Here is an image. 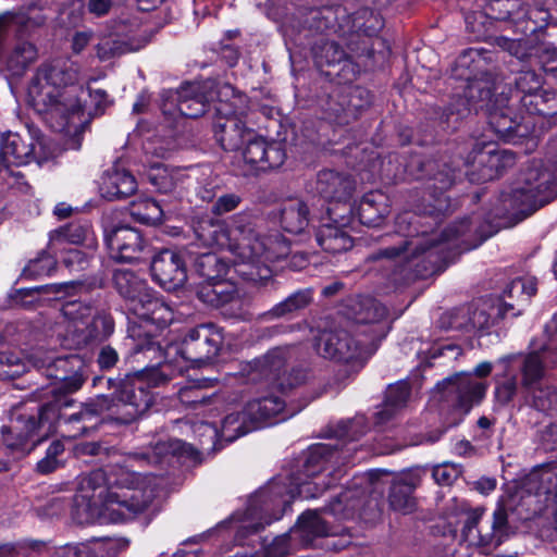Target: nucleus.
I'll use <instances>...</instances> for the list:
<instances>
[{
	"instance_id": "1",
	"label": "nucleus",
	"mask_w": 557,
	"mask_h": 557,
	"mask_svg": "<svg viewBox=\"0 0 557 557\" xmlns=\"http://www.w3.org/2000/svg\"><path fill=\"white\" fill-rule=\"evenodd\" d=\"M152 397L144 382L122 381L110 395H98L79 405L78 410L67 412L74 399L59 397L38 407L37 414H20L12 429L16 441L4 438L0 455L10 453L12 459L28 454L48 434L59 429L63 437L75 440L89 435L98 425L99 419L108 418L129 424L140 418L151 406Z\"/></svg>"
},
{
	"instance_id": "2",
	"label": "nucleus",
	"mask_w": 557,
	"mask_h": 557,
	"mask_svg": "<svg viewBox=\"0 0 557 557\" xmlns=\"http://www.w3.org/2000/svg\"><path fill=\"white\" fill-rule=\"evenodd\" d=\"M348 453L349 449L324 443L309 447L301 473L293 474L288 479L274 478L249 498L243 515L233 516V520L240 522L235 537L237 543L243 544V540L249 534L257 533L272 521L281 519L296 496L301 498L320 496L330 486V483L325 484L308 479L314 478L329 468L332 469L330 475L337 476L341 473L338 466L348 461Z\"/></svg>"
},
{
	"instance_id": "3",
	"label": "nucleus",
	"mask_w": 557,
	"mask_h": 557,
	"mask_svg": "<svg viewBox=\"0 0 557 557\" xmlns=\"http://www.w3.org/2000/svg\"><path fill=\"white\" fill-rule=\"evenodd\" d=\"M195 240L185 249L186 260L203 278L215 280L225 273L226 263L211 251L200 248L226 249L239 262L252 265L263 264L276 258L270 238L256 231L251 215L240 212L228 221L214 220L209 215L193 220Z\"/></svg>"
},
{
	"instance_id": "4",
	"label": "nucleus",
	"mask_w": 557,
	"mask_h": 557,
	"mask_svg": "<svg viewBox=\"0 0 557 557\" xmlns=\"http://www.w3.org/2000/svg\"><path fill=\"white\" fill-rule=\"evenodd\" d=\"M78 66L70 60H54L41 64L27 92L28 103L55 132L77 136L88 124L76 86Z\"/></svg>"
},
{
	"instance_id": "5",
	"label": "nucleus",
	"mask_w": 557,
	"mask_h": 557,
	"mask_svg": "<svg viewBox=\"0 0 557 557\" xmlns=\"http://www.w3.org/2000/svg\"><path fill=\"white\" fill-rule=\"evenodd\" d=\"M163 480L152 474H141L126 467L110 466L96 469L85 475L79 485L82 494L76 496L87 499L89 506L114 505L123 516L136 515L146 510L158 495Z\"/></svg>"
},
{
	"instance_id": "6",
	"label": "nucleus",
	"mask_w": 557,
	"mask_h": 557,
	"mask_svg": "<svg viewBox=\"0 0 557 557\" xmlns=\"http://www.w3.org/2000/svg\"><path fill=\"white\" fill-rule=\"evenodd\" d=\"M557 197V139L548 145L545 160L530 161L508 190L500 195L496 218L519 222Z\"/></svg>"
},
{
	"instance_id": "7",
	"label": "nucleus",
	"mask_w": 557,
	"mask_h": 557,
	"mask_svg": "<svg viewBox=\"0 0 557 557\" xmlns=\"http://www.w3.org/2000/svg\"><path fill=\"white\" fill-rule=\"evenodd\" d=\"M471 230L469 219L450 224L442 234H432L428 237L416 238L414 240L401 239L392 247L380 249L372 253L370 260L388 259L399 261H411L422 255L428 259L435 257L436 260H447L453 250H469L466 237Z\"/></svg>"
},
{
	"instance_id": "8",
	"label": "nucleus",
	"mask_w": 557,
	"mask_h": 557,
	"mask_svg": "<svg viewBox=\"0 0 557 557\" xmlns=\"http://www.w3.org/2000/svg\"><path fill=\"white\" fill-rule=\"evenodd\" d=\"M112 281L115 290L125 299L128 311L141 323L163 329L174 320L172 309L135 272L117 269Z\"/></svg>"
},
{
	"instance_id": "9",
	"label": "nucleus",
	"mask_w": 557,
	"mask_h": 557,
	"mask_svg": "<svg viewBox=\"0 0 557 557\" xmlns=\"http://www.w3.org/2000/svg\"><path fill=\"white\" fill-rule=\"evenodd\" d=\"M216 98L214 137L224 150L236 151L249 136H253V129L242 120L248 112V98L236 92L230 84L219 87Z\"/></svg>"
},
{
	"instance_id": "10",
	"label": "nucleus",
	"mask_w": 557,
	"mask_h": 557,
	"mask_svg": "<svg viewBox=\"0 0 557 557\" xmlns=\"http://www.w3.org/2000/svg\"><path fill=\"white\" fill-rule=\"evenodd\" d=\"M491 371L490 362H481L475 367L474 375L458 373L445 379L436 386L438 400L458 411L460 420L485 396L487 385L480 379L487 376Z\"/></svg>"
},
{
	"instance_id": "11",
	"label": "nucleus",
	"mask_w": 557,
	"mask_h": 557,
	"mask_svg": "<svg viewBox=\"0 0 557 557\" xmlns=\"http://www.w3.org/2000/svg\"><path fill=\"white\" fill-rule=\"evenodd\" d=\"M315 348L324 358L350 362L369 358L376 350L377 343L368 335L357 339L346 330H335L321 332Z\"/></svg>"
},
{
	"instance_id": "12",
	"label": "nucleus",
	"mask_w": 557,
	"mask_h": 557,
	"mask_svg": "<svg viewBox=\"0 0 557 557\" xmlns=\"http://www.w3.org/2000/svg\"><path fill=\"white\" fill-rule=\"evenodd\" d=\"M483 510L474 509L466 513L461 540L471 546H498L508 531V518L504 507H497L491 521H483Z\"/></svg>"
},
{
	"instance_id": "13",
	"label": "nucleus",
	"mask_w": 557,
	"mask_h": 557,
	"mask_svg": "<svg viewBox=\"0 0 557 557\" xmlns=\"http://www.w3.org/2000/svg\"><path fill=\"white\" fill-rule=\"evenodd\" d=\"M46 375L54 380L50 388L52 400L76 393L87 380L86 367L77 355L59 356L48 360Z\"/></svg>"
},
{
	"instance_id": "14",
	"label": "nucleus",
	"mask_w": 557,
	"mask_h": 557,
	"mask_svg": "<svg viewBox=\"0 0 557 557\" xmlns=\"http://www.w3.org/2000/svg\"><path fill=\"white\" fill-rule=\"evenodd\" d=\"M515 161V154L509 150L499 149L492 143H476L467 160L475 168L469 173L470 180L479 183L492 181L503 170L512 166Z\"/></svg>"
},
{
	"instance_id": "15",
	"label": "nucleus",
	"mask_w": 557,
	"mask_h": 557,
	"mask_svg": "<svg viewBox=\"0 0 557 557\" xmlns=\"http://www.w3.org/2000/svg\"><path fill=\"white\" fill-rule=\"evenodd\" d=\"M222 330L212 323L200 324L184 337L178 352L190 362H207L215 358L223 344Z\"/></svg>"
},
{
	"instance_id": "16",
	"label": "nucleus",
	"mask_w": 557,
	"mask_h": 557,
	"mask_svg": "<svg viewBox=\"0 0 557 557\" xmlns=\"http://www.w3.org/2000/svg\"><path fill=\"white\" fill-rule=\"evenodd\" d=\"M287 351L284 348L270 350L265 356L255 361L252 381L258 376L264 382L280 391L300 385L308 379V373L302 370H296L285 379V364Z\"/></svg>"
},
{
	"instance_id": "17",
	"label": "nucleus",
	"mask_w": 557,
	"mask_h": 557,
	"mask_svg": "<svg viewBox=\"0 0 557 557\" xmlns=\"http://www.w3.org/2000/svg\"><path fill=\"white\" fill-rule=\"evenodd\" d=\"M244 144L246 146L242 157L247 166L244 174L278 168L285 160L286 154L280 143H268L255 132L253 136H249Z\"/></svg>"
},
{
	"instance_id": "18",
	"label": "nucleus",
	"mask_w": 557,
	"mask_h": 557,
	"mask_svg": "<svg viewBox=\"0 0 557 557\" xmlns=\"http://www.w3.org/2000/svg\"><path fill=\"white\" fill-rule=\"evenodd\" d=\"M490 307L486 304L475 306L468 309H457L443 314L441 318V326L451 330H460L466 332L484 331L494 323V317L488 311ZM515 309L513 304L505 302L502 308L491 310L505 315L506 311Z\"/></svg>"
},
{
	"instance_id": "19",
	"label": "nucleus",
	"mask_w": 557,
	"mask_h": 557,
	"mask_svg": "<svg viewBox=\"0 0 557 557\" xmlns=\"http://www.w3.org/2000/svg\"><path fill=\"white\" fill-rule=\"evenodd\" d=\"M349 317L359 324H373L372 335L379 344L388 333L389 327L383 323L387 318V309L377 299L371 296H356L347 304Z\"/></svg>"
},
{
	"instance_id": "20",
	"label": "nucleus",
	"mask_w": 557,
	"mask_h": 557,
	"mask_svg": "<svg viewBox=\"0 0 557 557\" xmlns=\"http://www.w3.org/2000/svg\"><path fill=\"white\" fill-rule=\"evenodd\" d=\"M211 86V83H186L180 89L169 90L163 96L175 102L181 115L197 119L206 112L208 102L213 100V94L207 92Z\"/></svg>"
},
{
	"instance_id": "21",
	"label": "nucleus",
	"mask_w": 557,
	"mask_h": 557,
	"mask_svg": "<svg viewBox=\"0 0 557 557\" xmlns=\"http://www.w3.org/2000/svg\"><path fill=\"white\" fill-rule=\"evenodd\" d=\"M186 255L164 249L156 255L151 261L153 280L165 289H175L186 281Z\"/></svg>"
},
{
	"instance_id": "22",
	"label": "nucleus",
	"mask_w": 557,
	"mask_h": 557,
	"mask_svg": "<svg viewBox=\"0 0 557 557\" xmlns=\"http://www.w3.org/2000/svg\"><path fill=\"white\" fill-rule=\"evenodd\" d=\"M110 257L117 262H133L140 259L145 242L140 232L129 226L114 228L106 237Z\"/></svg>"
},
{
	"instance_id": "23",
	"label": "nucleus",
	"mask_w": 557,
	"mask_h": 557,
	"mask_svg": "<svg viewBox=\"0 0 557 557\" xmlns=\"http://www.w3.org/2000/svg\"><path fill=\"white\" fill-rule=\"evenodd\" d=\"M529 493L543 497L544 506L552 507L557 523V461L535 467L525 479Z\"/></svg>"
},
{
	"instance_id": "24",
	"label": "nucleus",
	"mask_w": 557,
	"mask_h": 557,
	"mask_svg": "<svg viewBox=\"0 0 557 557\" xmlns=\"http://www.w3.org/2000/svg\"><path fill=\"white\" fill-rule=\"evenodd\" d=\"M494 88L495 85L488 73H484L481 77L467 78L463 95H458V104H454L451 112L463 115L472 109H483L491 100Z\"/></svg>"
},
{
	"instance_id": "25",
	"label": "nucleus",
	"mask_w": 557,
	"mask_h": 557,
	"mask_svg": "<svg viewBox=\"0 0 557 557\" xmlns=\"http://www.w3.org/2000/svg\"><path fill=\"white\" fill-rule=\"evenodd\" d=\"M36 140L27 133L25 136L17 133H7L2 136L0 156L3 162L12 166L28 164L35 159Z\"/></svg>"
},
{
	"instance_id": "26",
	"label": "nucleus",
	"mask_w": 557,
	"mask_h": 557,
	"mask_svg": "<svg viewBox=\"0 0 557 557\" xmlns=\"http://www.w3.org/2000/svg\"><path fill=\"white\" fill-rule=\"evenodd\" d=\"M195 449L177 438H169L166 441H159L149 449L140 453H132L128 455V460L146 461L151 465L170 463L175 457H194Z\"/></svg>"
},
{
	"instance_id": "27",
	"label": "nucleus",
	"mask_w": 557,
	"mask_h": 557,
	"mask_svg": "<svg viewBox=\"0 0 557 557\" xmlns=\"http://www.w3.org/2000/svg\"><path fill=\"white\" fill-rule=\"evenodd\" d=\"M354 188V181L347 174L333 170H323L318 174L315 190L327 201H346L350 198Z\"/></svg>"
},
{
	"instance_id": "28",
	"label": "nucleus",
	"mask_w": 557,
	"mask_h": 557,
	"mask_svg": "<svg viewBox=\"0 0 557 557\" xmlns=\"http://www.w3.org/2000/svg\"><path fill=\"white\" fill-rule=\"evenodd\" d=\"M65 244L86 245L89 249L97 246L94 232L87 222H73L50 233L49 248L58 253Z\"/></svg>"
},
{
	"instance_id": "29",
	"label": "nucleus",
	"mask_w": 557,
	"mask_h": 557,
	"mask_svg": "<svg viewBox=\"0 0 557 557\" xmlns=\"http://www.w3.org/2000/svg\"><path fill=\"white\" fill-rule=\"evenodd\" d=\"M420 483L421 471L419 470L405 472L394 480L388 494L391 507L404 513L411 512L416 506L412 494Z\"/></svg>"
},
{
	"instance_id": "30",
	"label": "nucleus",
	"mask_w": 557,
	"mask_h": 557,
	"mask_svg": "<svg viewBox=\"0 0 557 557\" xmlns=\"http://www.w3.org/2000/svg\"><path fill=\"white\" fill-rule=\"evenodd\" d=\"M60 311L64 319V332L61 334L62 345L71 349L73 335L82 331V327L91 318L94 309L90 304L81 300H67L62 305Z\"/></svg>"
},
{
	"instance_id": "31",
	"label": "nucleus",
	"mask_w": 557,
	"mask_h": 557,
	"mask_svg": "<svg viewBox=\"0 0 557 557\" xmlns=\"http://www.w3.org/2000/svg\"><path fill=\"white\" fill-rule=\"evenodd\" d=\"M114 331V321L111 314L101 311L91 313V318L82 327L79 333L73 335L71 349L85 347L94 342L108 338Z\"/></svg>"
},
{
	"instance_id": "32",
	"label": "nucleus",
	"mask_w": 557,
	"mask_h": 557,
	"mask_svg": "<svg viewBox=\"0 0 557 557\" xmlns=\"http://www.w3.org/2000/svg\"><path fill=\"white\" fill-rule=\"evenodd\" d=\"M100 189L109 200L124 199L137 190V182L127 170L113 168L102 176Z\"/></svg>"
},
{
	"instance_id": "33",
	"label": "nucleus",
	"mask_w": 557,
	"mask_h": 557,
	"mask_svg": "<svg viewBox=\"0 0 557 557\" xmlns=\"http://www.w3.org/2000/svg\"><path fill=\"white\" fill-rule=\"evenodd\" d=\"M151 39L149 30L144 29L134 36L106 38L98 44V57L108 60L144 48Z\"/></svg>"
},
{
	"instance_id": "34",
	"label": "nucleus",
	"mask_w": 557,
	"mask_h": 557,
	"mask_svg": "<svg viewBox=\"0 0 557 557\" xmlns=\"http://www.w3.org/2000/svg\"><path fill=\"white\" fill-rule=\"evenodd\" d=\"M345 224L341 225L333 221L332 218L329 222L323 223L315 233L318 245L329 253H341L347 251L352 247V238L344 228Z\"/></svg>"
},
{
	"instance_id": "35",
	"label": "nucleus",
	"mask_w": 557,
	"mask_h": 557,
	"mask_svg": "<svg viewBox=\"0 0 557 557\" xmlns=\"http://www.w3.org/2000/svg\"><path fill=\"white\" fill-rule=\"evenodd\" d=\"M285 401L275 394H270L255 398L246 405V416L252 422L255 428H259L261 423L282 414L281 420H285L288 416L284 414Z\"/></svg>"
},
{
	"instance_id": "36",
	"label": "nucleus",
	"mask_w": 557,
	"mask_h": 557,
	"mask_svg": "<svg viewBox=\"0 0 557 557\" xmlns=\"http://www.w3.org/2000/svg\"><path fill=\"white\" fill-rule=\"evenodd\" d=\"M38 58V50L27 40H17L7 51L5 69L12 76H22Z\"/></svg>"
},
{
	"instance_id": "37",
	"label": "nucleus",
	"mask_w": 557,
	"mask_h": 557,
	"mask_svg": "<svg viewBox=\"0 0 557 557\" xmlns=\"http://www.w3.org/2000/svg\"><path fill=\"white\" fill-rule=\"evenodd\" d=\"M356 213L361 224L379 226L389 213L387 197L380 191L366 194L360 200Z\"/></svg>"
},
{
	"instance_id": "38",
	"label": "nucleus",
	"mask_w": 557,
	"mask_h": 557,
	"mask_svg": "<svg viewBox=\"0 0 557 557\" xmlns=\"http://www.w3.org/2000/svg\"><path fill=\"white\" fill-rule=\"evenodd\" d=\"M282 228L290 234H300L309 225V209L300 199H289L282 205L280 211Z\"/></svg>"
},
{
	"instance_id": "39",
	"label": "nucleus",
	"mask_w": 557,
	"mask_h": 557,
	"mask_svg": "<svg viewBox=\"0 0 557 557\" xmlns=\"http://www.w3.org/2000/svg\"><path fill=\"white\" fill-rule=\"evenodd\" d=\"M148 178L157 191L165 195H176L178 188H181L190 176L186 175L181 170L156 166L149 173Z\"/></svg>"
},
{
	"instance_id": "40",
	"label": "nucleus",
	"mask_w": 557,
	"mask_h": 557,
	"mask_svg": "<svg viewBox=\"0 0 557 557\" xmlns=\"http://www.w3.org/2000/svg\"><path fill=\"white\" fill-rule=\"evenodd\" d=\"M312 301V290L310 288L299 289L281 302L272 307L264 313L267 320L292 317L296 312L305 309Z\"/></svg>"
},
{
	"instance_id": "41",
	"label": "nucleus",
	"mask_w": 557,
	"mask_h": 557,
	"mask_svg": "<svg viewBox=\"0 0 557 557\" xmlns=\"http://www.w3.org/2000/svg\"><path fill=\"white\" fill-rule=\"evenodd\" d=\"M552 362L553 361L548 360V350L546 347H543L541 351H533L523 358L521 371L525 391L536 386L535 383L544 374V368Z\"/></svg>"
},
{
	"instance_id": "42",
	"label": "nucleus",
	"mask_w": 557,
	"mask_h": 557,
	"mask_svg": "<svg viewBox=\"0 0 557 557\" xmlns=\"http://www.w3.org/2000/svg\"><path fill=\"white\" fill-rule=\"evenodd\" d=\"M410 395L409 384L398 382L389 385L386 394L383 409L376 412L377 422L388 420L397 410L406 406Z\"/></svg>"
},
{
	"instance_id": "43",
	"label": "nucleus",
	"mask_w": 557,
	"mask_h": 557,
	"mask_svg": "<svg viewBox=\"0 0 557 557\" xmlns=\"http://www.w3.org/2000/svg\"><path fill=\"white\" fill-rule=\"evenodd\" d=\"M364 492L359 488H347L331 502L329 510L334 516L348 519L360 508L363 503Z\"/></svg>"
},
{
	"instance_id": "44",
	"label": "nucleus",
	"mask_w": 557,
	"mask_h": 557,
	"mask_svg": "<svg viewBox=\"0 0 557 557\" xmlns=\"http://www.w3.org/2000/svg\"><path fill=\"white\" fill-rule=\"evenodd\" d=\"M522 8L520 0H493L484 7V14L493 20L511 21L520 25Z\"/></svg>"
},
{
	"instance_id": "45",
	"label": "nucleus",
	"mask_w": 557,
	"mask_h": 557,
	"mask_svg": "<svg viewBox=\"0 0 557 557\" xmlns=\"http://www.w3.org/2000/svg\"><path fill=\"white\" fill-rule=\"evenodd\" d=\"M255 425L246 416V407L240 412L227 414L222 421L221 436L228 442H233L242 435L255 430Z\"/></svg>"
},
{
	"instance_id": "46",
	"label": "nucleus",
	"mask_w": 557,
	"mask_h": 557,
	"mask_svg": "<svg viewBox=\"0 0 557 557\" xmlns=\"http://www.w3.org/2000/svg\"><path fill=\"white\" fill-rule=\"evenodd\" d=\"M165 212L164 207L159 202L150 198H146L131 206V214L139 222L147 224H156L163 221Z\"/></svg>"
},
{
	"instance_id": "47",
	"label": "nucleus",
	"mask_w": 557,
	"mask_h": 557,
	"mask_svg": "<svg viewBox=\"0 0 557 557\" xmlns=\"http://www.w3.org/2000/svg\"><path fill=\"white\" fill-rule=\"evenodd\" d=\"M425 168L430 172H434L430 177V181L433 182L430 185V188H434L435 191H445L449 189L458 177V173L460 172L456 165H450L448 163L437 164L434 162H428Z\"/></svg>"
},
{
	"instance_id": "48",
	"label": "nucleus",
	"mask_w": 557,
	"mask_h": 557,
	"mask_svg": "<svg viewBox=\"0 0 557 557\" xmlns=\"http://www.w3.org/2000/svg\"><path fill=\"white\" fill-rule=\"evenodd\" d=\"M531 405L539 411L548 414L557 413V388L549 385H537L527 391Z\"/></svg>"
},
{
	"instance_id": "49",
	"label": "nucleus",
	"mask_w": 557,
	"mask_h": 557,
	"mask_svg": "<svg viewBox=\"0 0 557 557\" xmlns=\"http://www.w3.org/2000/svg\"><path fill=\"white\" fill-rule=\"evenodd\" d=\"M211 379H200L178 389L180 401L187 407H196L199 404L209 401L210 396L202 391L211 385Z\"/></svg>"
},
{
	"instance_id": "50",
	"label": "nucleus",
	"mask_w": 557,
	"mask_h": 557,
	"mask_svg": "<svg viewBox=\"0 0 557 557\" xmlns=\"http://www.w3.org/2000/svg\"><path fill=\"white\" fill-rule=\"evenodd\" d=\"M550 14L542 7L522 8L521 30L524 34H535L547 26Z\"/></svg>"
},
{
	"instance_id": "51",
	"label": "nucleus",
	"mask_w": 557,
	"mask_h": 557,
	"mask_svg": "<svg viewBox=\"0 0 557 557\" xmlns=\"http://www.w3.org/2000/svg\"><path fill=\"white\" fill-rule=\"evenodd\" d=\"M299 528L306 534L313 536H333L338 532L330 528L317 511H307L299 517Z\"/></svg>"
},
{
	"instance_id": "52",
	"label": "nucleus",
	"mask_w": 557,
	"mask_h": 557,
	"mask_svg": "<svg viewBox=\"0 0 557 557\" xmlns=\"http://www.w3.org/2000/svg\"><path fill=\"white\" fill-rule=\"evenodd\" d=\"M490 125L502 138L510 139L519 132L520 124L510 116L508 110H495L490 114Z\"/></svg>"
},
{
	"instance_id": "53",
	"label": "nucleus",
	"mask_w": 557,
	"mask_h": 557,
	"mask_svg": "<svg viewBox=\"0 0 557 557\" xmlns=\"http://www.w3.org/2000/svg\"><path fill=\"white\" fill-rule=\"evenodd\" d=\"M57 265L53 257L46 252H41L37 258L30 260L23 270L26 278L37 280L50 275Z\"/></svg>"
},
{
	"instance_id": "54",
	"label": "nucleus",
	"mask_w": 557,
	"mask_h": 557,
	"mask_svg": "<svg viewBox=\"0 0 557 557\" xmlns=\"http://www.w3.org/2000/svg\"><path fill=\"white\" fill-rule=\"evenodd\" d=\"M368 429L363 416H356L354 419L341 421L334 430V436L339 440L357 441Z\"/></svg>"
},
{
	"instance_id": "55",
	"label": "nucleus",
	"mask_w": 557,
	"mask_h": 557,
	"mask_svg": "<svg viewBox=\"0 0 557 557\" xmlns=\"http://www.w3.org/2000/svg\"><path fill=\"white\" fill-rule=\"evenodd\" d=\"M314 60L319 66L339 63L345 58V51L335 41H323L313 49Z\"/></svg>"
},
{
	"instance_id": "56",
	"label": "nucleus",
	"mask_w": 557,
	"mask_h": 557,
	"mask_svg": "<svg viewBox=\"0 0 557 557\" xmlns=\"http://www.w3.org/2000/svg\"><path fill=\"white\" fill-rule=\"evenodd\" d=\"M536 282L534 278L517 277L504 290L509 298L517 297L521 304H527L536 294Z\"/></svg>"
},
{
	"instance_id": "57",
	"label": "nucleus",
	"mask_w": 557,
	"mask_h": 557,
	"mask_svg": "<svg viewBox=\"0 0 557 557\" xmlns=\"http://www.w3.org/2000/svg\"><path fill=\"white\" fill-rule=\"evenodd\" d=\"M64 453V445L60 441L50 444L46 451V456L37 462V470L41 474H48L57 470L61 466L59 456Z\"/></svg>"
},
{
	"instance_id": "58",
	"label": "nucleus",
	"mask_w": 557,
	"mask_h": 557,
	"mask_svg": "<svg viewBox=\"0 0 557 557\" xmlns=\"http://www.w3.org/2000/svg\"><path fill=\"white\" fill-rule=\"evenodd\" d=\"M496 44L510 55L519 60H525L531 55L532 47L525 39H510L507 37H497Z\"/></svg>"
},
{
	"instance_id": "59",
	"label": "nucleus",
	"mask_w": 557,
	"mask_h": 557,
	"mask_svg": "<svg viewBox=\"0 0 557 557\" xmlns=\"http://www.w3.org/2000/svg\"><path fill=\"white\" fill-rule=\"evenodd\" d=\"M62 252V250L60 251ZM64 256L62 257L63 264L72 272L84 271L89 265L90 253L84 252L78 249L64 248Z\"/></svg>"
},
{
	"instance_id": "60",
	"label": "nucleus",
	"mask_w": 557,
	"mask_h": 557,
	"mask_svg": "<svg viewBox=\"0 0 557 557\" xmlns=\"http://www.w3.org/2000/svg\"><path fill=\"white\" fill-rule=\"evenodd\" d=\"M84 287L85 284L81 281H70L63 283L48 284L40 287V289H42L47 294L60 295L62 297H71L77 295Z\"/></svg>"
},
{
	"instance_id": "61",
	"label": "nucleus",
	"mask_w": 557,
	"mask_h": 557,
	"mask_svg": "<svg viewBox=\"0 0 557 557\" xmlns=\"http://www.w3.org/2000/svg\"><path fill=\"white\" fill-rule=\"evenodd\" d=\"M240 202L242 198L237 194H222L215 198V201L211 207V212L214 215H223L237 209Z\"/></svg>"
},
{
	"instance_id": "62",
	"label": "nucleus",
	"mask_w": 557,
	"mask_h": 557,
	"mask_svg": "<svg viewBox=\"0 0 557 557\" xmlns=\"http://www.w3.org/2000/svg\"><path fill=\"white\" fill-rule=\"evenodd\" d=\"M237 297L238 289L235 284L218 278V282H215L216 308L236 300Z\"/></svg>"
},
{
	"instance_id": "63",
	"label": "nucleus",
	"mask_w": 557,
	"mask_h": 557,
	"mask_svg": "<svg viewBox=\"0 0 557 557\" xmlns=\"http://www.w3.org/2000/svg\"><path fill=\"white\" fill-rule=\"evenodd\" d=\"M518 383L516 376H508L495 387V398L500 405L512 400L517 393Z\"/></svg>"
},
{
	"instance_id": "64",
	"label": "nucleus",
	"mask_w": 557,
	"mask_h": 557,
	"mask_svg": "<svg viewBox=\"0 0 557 557\" xmlns=\"http://www.w3.org/2000/svg\"><path fill=\"white\" fill-rule=\"evenodd\" d=\"M1 372L8 377L14 379L25 372V364L13 354H3L0 358Z\"/></svg>"
}]
</instances>
